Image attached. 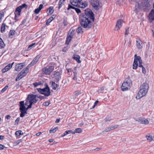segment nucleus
Wrapping results in <instances>:
<instances>
[{"label":"nucleus","instance_id":"50","mask_svg":"<svg viewBox=\"0 0 154 154\" xmlns=\"http://www.w3.org/2000/svg\"><path fill=\"white\" fill-rule=\"evenodd\" d=\"M119 126V125H114L112 126H111V129H112V130L117 128Z\"/></svg>","mask_w":154,"mask_h":154},{"label":"nucleus","instance_id":"45","mask_svg":"<svg viewBox=\"0 0 154 154\" xmlns=\"http://www.w3.org/2000/svg\"><path fill=\"white\" fill-rule=\"evenodd\" d=\"M111 130H112V129H111V127H108L105 128V129L103 131V132H108L109 131H110Z\"/></svg>","mask_w":154,"mask_h":154},{"label":"nucleus","instance_id":"62","mask_svg":"<svg viewBox=\"0 0 154 154\" xmlns=\"http://www.w3.org/2000/svg\"><path fill=\"white\" fill-rule=\"evenodd\" d=\"M5 147L3 145L0 144V149H3Z\"/></svg>","mask_w":154,"mask_h":154},{"label":"nucleus","instance_id":"7","mask_svg":"<svg viewBox=\"0 0 154 154\" xmlns=\"http://www.w3.org/2000/svg\"><path fill=\"white\" fill-rule=\"evenodd\" d=\"M54 70V67L52 66H50L48 68L46 67L42 69V71L43 73L45 74L50 75V73Z\"/></svg>","mask_w":154,"mask_h":154},{"label":"nucleus","instance_id":"28","mask_svg":"<svg viewBox=\"0 0 154 154\" xmlns=\"http://www.w3.org/2000/svg\"><path fill=\"white\" fill-rule=\"evenodd\" d=\"M28 67H26L24 69H23L20 72L22 73L24 76H25L29 72V69Z\"/></svg>","mask_w":154,"mask_h":154},{"label":"nucleus","instance_id":"60","mask_svg":"<svg viewBox=\"0 0 154 154\" xmlns=\"http://www.w3.org/2000/svg\"><path fill=\"white\" fill-rule=\"evenodd\" d=\"M26 21V19H24V20H23V21L21 22V23L20 25V26H21V25L23 24Z\"/></svg>","mask_w":154,"mask_h":154},{"label":"nucleus","instance_id":"52","mask_svg":"<svg viewBox=\"0 0 154 154\" xmlns=\"http://www.w3.org/2000/svg\"><path fill=\"white\" fill-rule=\"evenodd\" d=\"M20 120V118L19 117L17 118L15 121L14 125H17L18 124V122H19Z\"/></svg>","mask_w":154,"mask_h":154},{"label":"nucleus","instance_id":"54","mask_svg":"<svg viewBox=\"0 0 154 154\" xmlns=\"http://www.w3.org/2000/svg\"><path fill=\"white\" fill-rule=\"evenodd\" d=\"M18 17V16L17 15V14H15V18H14V20H15V21L14 22H13V24H14V23L16 22L18 20V19L17 18Z\"/></svg>","mask_w":154,"mask_h":154},{"label":"nucleus","instance_id":"40","mask_svg":"<svg viewBox=\"0 0 154 154\" xmlns=\"http://www.w3.org/2000/svg\"><path fill=\"white\" fill-rule=\"evenodd\" d=\"M33 85L35 87H36L38 86L39 85H43V83L41 82H35V83H34L33 84Z\"/></svg>","mask_w":154,"mask_h":154},{"label":"nucleus","instance_id":"20","mask_svg":"<svg viewBox=\"0 0 154 154\" xmlns=\"http://www.w3.org/2000/svg\"><path fill=\"white\" fill-rule=\"evenodd\" d=\"M51 87L52 89L54 90L57 89V88L59 87V85L55 83V82L53 81H51L50 82Z\"/></svg>","mask_w":154,"mask_h":154},{"label":"nucleus","instance_id":"11","mask_svg":"<svg viewBox=\"0 0 154 154\" xmlns=\"http://www.w3.org/2000/svg\"><path fill=\"white\" fill-rule=\"evenodd\" d=\"M39 58L40 56L39 55H37L32 61L28 65V67H30L33 66L38 62Z\"/></svg>","mask_w":154,"mask_h":154},{"label":"nucleus","instance_id":"31","mask_svg":"<svg viewBox=\"0 0 154 154\" xmlns=\"http://www.w3.org/2000/svg\"><path fill=\"white\" fill-rule=\"evenodd\" d=\"M138 65V63L137 61L134 59V63L133 64V69H137Z\"/></svg>","mask_w":154,"mask_h":154},{"label":"nucleus","instance_id":"36","mask_svg":"<svg viewBox=\"0 0 154 154\" xmlns=\"http://www.w3.org/2000/svg\"><path fill=\"white\" fill-rule=\"evenodd\" d=\"M82 93L81 91H75L74 94L75 98H76L79 95L81 94Z\"/></svg>","mask_w":154,"mask_h":154},{"label":"nucleus","instance_id":"63","mask_svg":"<svg viewBox=\"0 0 154 154\" xmlns=\"http://www.w3.org/2000/svg\"><path fill=\"white\" fill-rule=\"evenodd\" d=\"M62 3L60 2H60H59V3H58V5H59V6H58V8L59 9H60L62 6Z\"/></svg>","mask_w":154,"mask_h":154},{"label":"nucleus","instance_id":"4","mask_svg":"<svg viewBox=\"0 0 154 154\" xmlns=\"http://www.w3.org/2000/svg\"><path fill=\"white\" fill-rule=\"evenodd\" d=\"M29 98H30L32 100H34L33 102L35 103V104L36 103L37 101L38 100L37 99V98H38L40 99V101L41 100L44 99L45 98V96H41V95L38 94L34 95L33 94H31L30 95H29Z\"/></svg>","mask_w":154,"mask_h":154},{"label":"nucleus","instance_id":"33","mask_svg":"<svg viewBox=\"0 0 154 154\" xmlns=\"http://www.w3.org/2000/svg\"><path fill=\"white\" fill-rule=\"evenodd\" d=\"M5 46V45L2 39L0 37V49L4 48Z\"/></svg>","mask_w":154,"mask_h":154},{"label":"nucleus","instance_id":"35","mask_svg":"<svg viewBox=\"0 0 154 154\" xmlns=\"http://www.w3.org/2000/svg\"><path fill=\"white\" fill-rule=\"evenodd\" d=\"M148 140L150 141H154V135H146V136Z\"/></svg>","mask_w":154,"mask_h":154},{"label":"nucleus","instance_id":"42","mask_svg":"<svg viewBox=\"0 0 154 154\" xmlns=\"http://www.w3.org/2000/svg\"><path fill=\"white\" fill-rule=\"evenodd\" d=\"M35 43H33L32 44H31L29 45L28 46L27 48V51L29 50L30 49H31V48L35 45Z\"/></svg>","mask_w":154,"mask_h":154},{"label":"nucleus","instance_id":"53","mask_svg":"<svg viewBox=\"0 0 154 154\" xmlns=\"http://www.w3.org/2000/svg\"><path fill=\"white\" fill-rule=\"evenodd\" d=\"M21 140H17V141H16L14 142V144H15V145H17L19 143H21Z\"/></svg>","mask_w":154,"mask_h":154},{"label":"nucleus","instance_id":"12","mask_svg":"<svg viewBox=\"0 0 154 154\" xmlns=\"http://www.w3.org/2000/svg\"><path fill=\"white\" fill-rule=\"evenodd\" d=\"M55 79L57 83H58L61 78V74L59 72H55L54 74Z\"/></svg>","mask_w":154,"mask_h":154},{"label":"nucleus","instance_id":"56","mask_svg":"<svg viewBox=\"0 0 154 154\" xmlns=\"http://www.w3.org/2000/svg\"><path fill=\"white\" fill-rule=\"evenodd\" d=\"M74 9L75 10V11L78 14H79L81 12V10L79 8H75Z\"/></svg>","mask_w":154,"mask_h":154},{"label":"nucleus","instance_id":"29","mask_svg":"<svg viewBox=\"0 0 154 154\" xmlns=\"http://www.w3.org/2000/svg\"><path fill=\"white\" fill-rule=\"evenodd\" d=\"M24 76V75H23V74H22V73L20 72V73L18 75L17 77L16 78L15 81H17L23 77Z\"/></svg>","mask_w":154,"mask_h":154},{"label":"nucleus","instance_id":"8","mask_svg":"<svg viewBox=\"0 0 154 154\" xmlns=\"http://www.w3.org/2000/svg\"><path fill=\"white\" fill-rule=\"evenodd\" d=\"M147 92L148 91H145L140 88V90L137 93V96L136 97V98L137 99H139L144 96Z\"/></svg>","mask_w":154,"mask_h":154},{"label":"nucleus","instance_id":"49","mask_svg":"<svg viewBox=\"0 0 154 154\" xmlns=\"http://www.w3.org/2000/svg\"><path fill=\"white\" fill-rule=\"evenodd\" d=\"M140 67H142V73L144 74H146V71L145 67L143 66H142Z\"/></svg>","mask_w":154,"mask_h":154},{"label":"nucleus","instance_id":"15","mask_svg":"<svg viewBox=\"0 0 154 154\" xmlns=\"http://www.w3.org/2000/svg\"><path fill=\"white\" fill-rule=\"evenodd\" d=\"M108 91V89L105 86H103L99 89L97 92L98 93H106Z\"/></svg>","mask_w":154,"mask_h":154},{"label":"nucleus","instance_id":"6","mask_svg":"<svg viewBox=\"0 0 154 154\" xmlns=\"http://www.w3.org/2000/svg\"><path fill=\"white\" fill-rule=\"evenodd\" d=\"M20 107L22 109L24 110L25 112H27V110L29 108L32 107V104H34L35 103L34 102H31L30 103V104L27 106V107H26L25 106L24 104V101H21L20 102Z\"/></svg>","mask_w":154,"mask_h":154},{"label":"nucleus","instance_id":"30","mask_svg":"<svg viewBox=\"0 0 154 154\" xmlns=\"http://www.w3.org/2000/svg\"><path fill=\"white\" fill-rule=\"evenodd\" d=\"M19 109L21 112L20 114V116L21 117H23L25 114L27 113V112H25L23 109H22L20 107Z\"/></svg>","mask_w":154,"mask_h":154},{"label":"nucleus","instance_id":"1","mask_svg":"<svg viewBox=\"0 0 154 154\" xmlns=\"http://www.w3.org/2000/svg\"><path fill=\"white\" fill-rule=\"evenodd\" d=\"M79 20L81 26L79 27L76 31L78 34H82L83 32L82 27L88 29L92 27L95 20L94 14L91 9L87 8L80 15Z\"/></svg>","mask_w":154,"mask_h":154},{"label":"nucleus","instance_id":"51","mask_svg":"<svg viewBox=\"0 0 154 154\" xmlns=\"http://www.w3.org/2000/svg\"><path fill=\"white\" fill-rule=\"evenodd\" d=\"M75 8V7H74L70 5V4L68 5V8H67V9L68 10L70 9H74Z\"/></svg>","mask_w":154,"mask_h":154},{"label":"nucleus","instance_id":"17","mask_svg":"<svg viewBox=\"0 0 154 154\" xmlns=\"http://www.w3.org/2000/svg\"><path fill=\"white\" fill-rule=\"evenodd\" d=\"M149 88V85L147 83H144L140 86V88L148 91Z\"/></svg>","mask_w":154,"mask_h":154},{"label":"nucleus","instance_id":"10","mask_svg":"<svg viewBox=\"0 0 154 154\" xmlns=\"http://www.w3.org/2000/svg\"><path fill=\"white\" fill-rule=\"evenodd\" d=\"M74 36V34L72 32L71 33H68L66 38L65 43L66 44L68 45L69 44L72 38Z\"/></svg>","mask_w":154,"mask_h":154},{"label":"nucleus","instance_id":"3","mask_svg":"<svg viewBox=\"0 0 154 154\" xmlns=\"http://www.w3.org/2000/svg\"><path fill=\"white\" fill-rule=\"evenodd\" d=\"M132 85V82L129 78H126L122 84L121 87L122 91H126L130 89Z\"/></svg>","mask_w":154,"mask_h":154},{"label":"nucleus","instance_id":"43","mask_svg":"<svg viewBox=\"0 0 154 154\" xmlns=\"http://www.w3.org/2000/svg\"><path fill=\"white\" fill-rule=\"evenodd\" d=\"M129 27H126L125 28V36H127L129 33Z\"/></svg>","mask_w":154,"mask_h":154},{"label":"nucleus","instance_id":"19","mask_svg":"<svg viewBox=\"0 0 154 154\" xmlns=\"http://www.w3.org/2000/svg\"><path fill=\"white\" fill-rule=\"evenodd\" d=\"M136 46L138 49H141L143 47V44L142 42L139 39L136 41Z\"/></svg>","mask_w":154,"mask_h":154},{"label":"nucleus","instance_id":"46","mask_svg":"<svg viewBox=\"0 0 154 154\" xmlns=\"http://www.w3.org/2000/svg\"><path fill=\"white\" fill-rule=\"evenodd\" d=\"M21 9L20 8V6L18 7H17V8L16 9V10L15 11V12H18L19 13H21Z\"/></svg>","mask_w":154,"mask_h":154},{"label":"nucleus","instance_id":"25","mask_svg":"<svg viewBox=\"0 0 154 154\" xmlns=\"http://www.w3.org/2000/svg\"><path fill=\"white\" fill-rule=\"evenodd\" d=\"M149 18L152 20H154V10L152 9L149 14Z\"/></svg>","mask_w":154,"mask_h":154},{"label":"nucleus","instance_id":"14","mask_svg":"<svg viewBox=\"0 0 154 154\" xmlns=\"http://www.w3.org/2000/svg\"><path fill=\"white\" fill-rule=\"evenodd\" d=\"M14 63L13 62L12 63L9 64L8 65L5 66L4 69H2V73H5L9 70L12 67V65Z\"/></svg>","mask_w":154,"mask_h":154},{"label":"nucleus","instance_id":"64","mask_svg":"<svg viewBox=\"0 0 154 154\" xmlns=\"http://www.w3.org/2000/svg\"><path fill=\"white\" fill-rule=\"evenodd\" d=\"M5 118L7 119H9L11 118V116L9 115H7L6 116Z\"/></svg>","mask_w":154,"mask_h":154},{"label":"nucleus","instance_id":"37","mask_svg":"<svg viewBox=\"0 0 154 154\" xmlns=\"http://www.w3.org/2000/svg\"><path fill=\"white\" fill-rule=\"evenodd\" d=\"M71 130L66 131L63 134L61 135V137H64L66 135L70 134L71 133Z\"/></svg>","mask_w":154,"mask_h":154},{"label":"nucleus","instance_id":"41","mask_svg":"<svg viewBox=\"0 0 154 154\" xmlns=\"http://www.w3.org/2000/svg\"><path fill=\"white\" fill-rule=\"evenodd\" d=\"M19 6L21 10L24 8H26L28 7L27 5L25 4H23Z\"/></svg>","mask_w":154,"mask_h":154},{"label":"nucleus","instance_id":"58","mask_svg":"<svg viewBox=\"0 0 154 154\" xmlns=\"http://www.w3.org/2000/svg\"><path fill=\"white\" fill-rule=\"evenodd\" d=\"M111 120V118L109 117H107L105 119V121L106 122H107V121H110Z\"/></svg>","mask_w":154,"mask_h":154},{"label":"nucleus","instance_id":"32","mask_svg":"<svg viewBox=\"0 0 154 154\" xmlns=\"http://www.w3.org/2000/svg\"><path fill=\"white\" fill-rule=\"evenodd\" d=\"M15 31L14 30H11L8 34V36L9 37L12 38V37L11 36H13L15 35Z\"/></svg>","mask_w":154,"mask_h":154},{"label":"nucleus","instance_id":"26","mask_svg":"<svg viewBox=\"0 0 154 154\" xmlns=\"http://www.w3.org/2000/svg\"><path fill=\"white\" fill-rule=\"evenodd\" d=\"M43 7V5L42 4H40L38 8H36L35 9L34 11V12L36 14H38L41 10L42 8Z\"/></svg>","mask_w":154,"mask_h":154},{"label":"nucleus","instance_id":"18","mask_svg":"<svg viewBox=\"0 0 154 154\" xmlns=\"http://www.w3.org/2000/svg\"><path fill=\"white\" fill-rule=\"evenodd\" d=\"M88 6V4L86 2H82V0H80V3H79L77 7L82 8H85Z\"/></svg>","mask_w":154,"mask_h":154},{"label":"nucleus","instance_id":"27","mask_svg":"<svg viewBox=\"0 0 154 154\" xmlns=\"http://www.w3.org/2000/svg\"><path fill=\"white\" fill-rule=\"evenodd\" d=\"M56 16L55 15H53L52 16L47 20L46 21V25L50 23L55 18Z\"/></svg>","mask_w":154,"mask_h":154},{"label":"nucleus","instance_id":"5","mask_svg":"<svg viewBox=\"0 0 154 154\" xmlns=\"http://www.w3.org/2000/svg\"><path fill=\"white\" fill-rule=\"evenodd\" d=\"M90 3L92 7L96 10H98L100 8V2L98 0H91Z\"/></svg>","mask_w":154,"mask_h":154},{"label":"nucleus","instance_id":"61","mask_svg":"<svg viewBox=\"0 0 154 154\" xmlns=\"http://www.w3.org/2000/svg\"><path fill=\"white\" fill-rule=\"evenodd\" d=\"M149 121L147 119H145L144 120V124L146 125L149 123Z\"/></svg>","mask_w":154,"mask_h":154},{"label":"nucleus","instance_id":"2","mask_svg":"<svg viewBox=\"0 0 154 154\" xmlns=\"http://www.w3.org/2000/svg\"><path fill=\"white\" fill-rule=\"evenodd\" d=\"M45 88H38L37 90L41 94H44L45 96L48 97L50 95L51 93L50 89L46 83L45 84Z\"/></svg>","mask_w":154,"mask_h":154},{"label":"nucleus","instance_id":"16","mask_svg":"<svg viewBox=\"0 0 154 154\" xmlns=\"http://www.w3.org/2000/svg\"><path fill=\"white\" fill-rule=\"evenodd\" d=\"M134 59L137 61V62L138 61H139V65L138 66L139 67L142 66L143 65H142V63L143 62L140 56H137V54H135L134 55Z\"/></svg>","mask_w":154,"mask_h":154},{"label":"nucleus","instance_id":"44","mask_svg":"<svg viewBox=\"0 0 154 154\" xmlns=\"http://www.w3.org/2000/svg\"><path fill=\"white\" fill-rule=\"evenodd\" d=\"M50 103V101H46L44 102L43 103V105L44 106H48Z\"/></svg>","mask_w":154,"mask_h":154},{"label":"nucleus","instance_id":"48","mask_svg":"<svg viewBox=\"0 0 154 154\" xmlns=\"http://www.w3.org/2000/svg\"><path fill=\"white\" fill-rule=\"evenodd\" d=\"M75 131L77 133H80L82 132V130L81 128H77L75 129Z\"/></svg>","mask_w":154,"mask_h":154},{"label":"nucleus","instance_id":"38","mask_svg":"<svg viewBox=\"0 0 154 154\" xmlns=\"http://www.w3.org/2000/svg\"><path fill=\"white\" fill-rule=\"evenodd\" d=\"M48 11L49 14H51L53 13L54 10H53V8L52 7H50L48 8Z\"/></svg>","mask_w":154,"mask_h":154},{"label":"nucleus","instance_id":"55","mask_svg":"<svg viewBox=\"0 0 154 154\" xmlns=\"http://www.w3.org/2000/svg\"><path fill=\"white\" fill-rule=\"evenodd\" d=\"M56 131V130L54 129V128H52L50 130L49 132L50 133H55Z\"/></svg>","mask_w":154,"mask_h":154},{"label":"nucleus","instance_id":"24","mask_svg":"<svg viewBox=\"0 0 154 154\" xmlns=\"http://www.w3.org/2000/svg\"><path fill=\"white\" fill-rule=\"evenodd\" d=\"M143 6L146 7H149L150 6V4L148 0H144L142 2Z\"/></svg>","mask_w":154,"mask_h":154},{"label":"nucleus","instance_id":"9","mask_svg":"<svg viewBox=\"0 0 154 154\" xmlns=\"http://www.w3.org/2000/svg\"><path fill=\"white\" fill-rule=\"evenodd\" d=\"M123 22V20L122 19L118 20L116 22L114 30L117 31L119 30L122 26Z\"/></svg>","mask_w":154,"mask_h":154},{"label":"nucleus","instance_id":"23","mask_svg":"<svg viewBox=\"0 0 154 154\" xmlns=\"http://www.w3.org/2000/svg\"><path fill=\"white\" fill-rule=\"evenodd\" d=\"M29 95H30V94H29L27 96V98H26L25 101V103L24 104V105L25 106H28V104H30V103L31 102H33V101H34V100H32L30 99V98L29 97Z\"/></svg>","mask_w":154,"mask_h":154},{"label":"nucleus","instance_id":"13","mask_svg":"<svg viewBox=\"0 0 154 154\" xmlns=\"http://www.w3.org/2000/svg\"><path fill=\"white\" fill-rule=\"evenodd\" d=\"M25 65V63H20L17 64L15 66V70L17 71H19L21 70Z\"/></svg>","mask_w":154,"mask_h":154},{"label":"nucleus","instance_id":"57","mask_svg":"<svg viewBox=\"0 0 154 154\" xmlns=\"http://www.w3.org/2000/svg\"><path fill=\"white\" fill-rule=\"evenodd\" d=\"M131 38H130L129 42L128 44V47H130L131 45Z\"/></svg>","mask_w":154,"mask_h":154},{"label":"nucleus","instance_id":"59","mask_svg":"<svg viewBox=\"0 0 154 154\" xmlns=\"http://www.w3.org/2000/svg\"><path fill=\"white\" fill-rule=\"evenodd\" d=\"M63 23L64 26H66L67 25L68 23L66 20H64L63 21Z\"/></svg>","mask_w":154,"mask_h":154},{"label":"nucleus","instance_id":"34","mask_svg":"<svg viewBox=\"0 0 154 154\" xmlns=\"http://www.w3.org/2000/svg\"><path fill=\"white\" fill-rule=\"evenodd\" d=\"M6 26L5 24L4 23L2 24L1 28V32L2 33H3L5 32Z\"/></svg>","mask_w":154,"mask_h":154},{"label":"nucleus","instance_id":"21","mask_svg":"<svg viewBox=\"0 0 154 154\" xmlns=\"http://www.w3.org/2000/svg\"><path fill=\"white\" fill-rule=\"evenodd\" d=\"M80 1V0H70V2L72 5L77 7Z\"/></svg>","mask_w":154,"mask_h":154},{"label":"nucleus","instance_id":"22","mask_svg":"<svg viewBox=\"0 0 154 154\" xmlns=\"http://www.w3.org/2000/svg\"><path fill=\"white\" fill-rule=\"evenodd\" d=\"M80 56L79 55L76 54H73V56L72 57L73 59L75 60L79 63L81 62V61L80 60Z\"/></svg>","mask_w":154,"mask_h":154},{"label":"nucleus","instance_id":"47","mask_svg":"<svg viewBox=\"0 0 154 154\" xmlns=\"http://www.w3.org/2000/svg\"><path fill=\"white\" fill-rule=\"evenodd\" d=\"M8 87V85H6L4 88H3L1 91L2 93H3L5 91Z\"/></svg>","mask_w":154,"mask_h":154},{"label":"nucleus","instance_id":"39","mask_svg":"<svg viewBox=\"0 0 154 154\" xmlns=\"http://www.w3.org/2000/svg\"><path fill=\"white\" fill-rule=\"evenodd\" d=\"M21 132L22 131L20 130L16 131L15 133V135L17 137L18 136H19L20 135H23V133L22 134Z\"/></svg>","mask_w":154,"mask_h":154}]
</instances>
